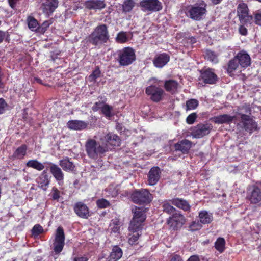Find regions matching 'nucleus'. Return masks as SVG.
<instances>
[{"mask_svg":"<svg viewBox=\"0 0 261 261\" xmlns=\"http://www.w3.org/2000/svg\"><path fill=\"white\" fill-rule=\"evenodd\" d=\"M85 148L88 156L94 160L101 157L110 150L107 144H103L100 141L97 142L94 139H88L87 140Z\"/></svg>","mask_w":261,"mask_h":261,"instance_id":"obj_1","label":"nucleus"},{"mask_svg":"<svg viewBox=\"0 0 261 261\" xmlns=\"http://www.w3.org/2000/svg\"><path fill=\"white\" fill-rule=\"evenodd\" d=\"M109 38V34L107 25L101 24L95 28L89 36L88 40L92 44L97 45L106 43Z\"/></svg>","mask_w":261,"mask_h":261,"instance_id":"obj_2","label":"nucleus"},{"mask_svg":"<svg viewBox=\"0 0 261 261\" xmlns=\"http://www.w3.org/2000/svg\"><path fill=\"white\" fill-rule=\"evenodd\" d=\"M134 216L128 229L133 232L138 231L142 228V224L146 219L144 207H135L133 209Z\"/></svg>","mask_w":261,"mask_h":261,"instance_id":"obj_3","label":"nucleus"},{"mask_svg":"<svg viewBox=\"0 0 261 261\" xmlns=\"http://www.w3.org/2000/svg\"><path fill=\"white\" fill-rule=\"evenodd\" d=\"M132 201L138 204H147L152 199V195L147 189H143L134 191L131 195Z\"/></svg>","mask_w":261,"mask_h":261,"instance_id":"obj_4","label":"nucleus"},{"mask_svg":"<svg viewBox=\"0 0 261 261\" xmlns=\"http://www.w3.org/2000/svg\"><path fill=\"white\" fill-rule=\"evenodd\" d=\"M136 59L134 50L129 47L124 48L120 51L118 55V61L121 66H127L131 64Z\"/></svg>","mask_w":261,"mask_h":261,"instance_id":"obj_5","label":"nucleus"},{"mask_svg":"<svg viewBox=\"0 0 261 261\" xmlns=\"http://www.w3.org/2000/svg\"><path fill=\"white\" fill-rule=\"evenodd\" d=\"M206 4L203 1L199 6L191 5L188 8V15L190 18L195 20H200L206 13Z\"/></svg>","mask_w":261,"mask_h":261,"instance_id":"obj_6","label":"nucleus"},{"mask_svg":"<svg viewBox=\"0 0 261 261\" xmlns=\"http://www.w3.org/2000/svg\"><path fill=\"white\" fill-rule=\"evenodd\" d=\"M139 6L145 12H157L162 9V3L159 0H141Z\"/></svg>","mask_w":261,"mask_h":261,"instance_id":"obj_7","label":"nucleus"},{"mask_svg":"<svg viewBox=\"0 0 261 261\" xmlns=\"http://www.w3.org/2000/svg\"><path fill=\"white\" fill-rule=\"evenodd\" d=\"M213 126L210 123H200L194 126L191 131V135L195 138H201L210 134Z\"/></svg>","mask_w":261,"mask_h":261,"instance_id":"obj_8","label":"nucleus"},{"mask_svg":"<svg viewBox=\"0 0 261 261\" xmlns=\"http://www.w3.org/2000/svg\"><path fill=\"white\" fill-rule=\"evenodd\" d=\"M185 217L180 213H175L170 217L167 223L170 229L176 230L180 228L185 223Z\"/></svg>","mask_w":261,"mask_h":261,"instance_id":"obj_9","label":"nucleus"},{"mask_svg":"<svg viewBox=\"0 0 261 261\" xmlns=\"http://www.w3.org/2000/svg\"><path fill=\"white\" fill-rule=\"evenodd\" d=\"M146 93L155 102L160 101L164 94V90L156 85H150L146 88Z\"/></svg>","mask_w":261,"mask_h":261,"instance_id":"obj_10","label":"nucleus"},{"mask_svg":"<svg viewBox=\"0 0 261 261\" xmlns=\"http://www.w3.org/2000/svg\"><path fill=\"white\" fill-rule=\"evenodd\" d=\"M241 117V123L243 128L247 132L251 133L257 128L256 123L249 115L239 113Z\"/></svg>","mask_w":261,"mask_h":261,"instance_id":"obj_11","label":"nucleus"},{"mask_svg":"<svg viewBox=\"0 0 261 261\" xmlns=\"http://www.w3.org/2000/svg\"><path fill=\"white\" fill-rule=\"evenodd\" d=\"M65 236L63 229L61 227L57 228L55 241L54 243V251L56 253H59L63 250L64 246Z\"/></svg>","mask_w":261,"mask_h":261,"instance_id":"obj_12","label":"nucleus"},{"mask_svg":"<svg viewBox=\"0 0 261 261\" xmlns=\"http://www.w3.org/2000/svg\"><path fill=\"white\" fill-rule=\"evenodd\" d=\"M199 81L204 83L213 84L217 81V76L214 72V71L210 68L200 71Z\"/></svg>","mask_w":261,"mask_h":261,"instance_id":"obj_13","label":"nucleus"},{"mask_svg":"<svg viewBox=\"0 0 261 261\" xmlns=\"http://www.w3.org/2000/svg\"><path fill=\"white\" fill-rule=\"evenodd\" d=\"M49 171L59 186L64 184V174L62 169L57 164L50 163Z\"/></svg>","mask_w":261,"mask_h":261,"instance_id":"obj_14","label":"nucleus"},{"mask_svg":"<svg viewBox=\"0 0 261 261\" xmlns=\"http://www.w3.org/2000/svg\"><path fill=\"white\" fill-rule=\"evenodd\" d=\"M100 141L103 143V144H107L109 145L118 146L120 144V139L116 134L113 133H109L107 134L103 135L100 138Z\"/></svg>","mask_w":261,"mask_h":261,"instance_id":"obj_15","label":"nucleus"},{"mask_svg":"<svg viewBox=\"0 0 261 261\" xmlns=\"http://www.w3.org/2000/svg\"><path fill=\"white\" fill-rule=\"evenodd\" d=\"M237 15L242 23L246 22L250 19L248 15V8L247 5L243 2L240 3L237 7Z\"/></svg>","mask_w":261,"mask_h":261,"instance_id":"obj_16","label":"nucleus"},{"mask_svg":"<svg viewBox=\"0 0 261 261\" xmlns=\"http://www.w3.org/2000/svg\"><path fill=\"white\" fill-rule=\"evenodd\" d=\"M250 191L247 195V198L251 203L257 204L261 201V191L260 189L254 185L250 188Z\"/></svg>","mask_w":261,"mask_h":261,"instance_id":"obj_17","label":"nucleus"},{"mask_svg":"<svg viewBox=\"0 0 261 261\" xmlns=\"http://www.w3.org/2000/svg\"><path fill=\"white\" fill-rule=\"evenodd\" d=\"M58 6V0H46L45 2L42 4L41 8L44 13L49 15L53 13Z\"/></svg>","mask_w":261,"mask_h":261,"instance_id":"obj_18","label":"nucleus"},{"mask_svg":"<svg viewBox=\"0 0 261 261\" xmlns=\"http://www.w3.org/2000/svg\"><path fill=\"white\" fill-rule=\"evenodd\" d=\"M84 6L88 9L97 11L105 8L106 5L102 0H87L85 2Z\"/></svg>","mask_w":261,"mask_h":261,"instance_id":"obj_19","label":"nucleus"},{"mask_svg":"<svg viewBox=\"0 0 261 261\" xmlns=\"http://www.w3.org/2000/svg\"><path fill=\"white\" fill-rule=\"evenodd\" d=\"M170 60V56L166 53L156 55L153 60V64L156 68H161L164 67Z\"/></svg>","mask_w":261,"mask_h":261,"instance_id":"obj_20","label":"nucleus"},{"mask_svg":"<svg viewBox=\"0 0 261 261\" xmlns=\"http://www.w3.org/2000/svg\"><path fill=\"white\" fill-rule=\"evenodd\" d=\"M235 57L237 59L241 67L245 68L250 65L251 58L246 51L244 50L240 51Z\"/></svg>","mask_w":261,"mask_h":261,"instance_id":"obj_21","label":"nucleus"},{"mask_svg":"<svg viewBox=\"0 0 261 261\" xmlns=\"http://www.w3.org/2000/svg\"><path fill=\"white\" fill-rule=\"evenodd\" d=\"M76 214L83 218H87L89 216V209L87 205L81 202H77L74 207Z\"/></svg>","mask_w":261,"mask_h":261,"instance_id":"obj_22","label":"nucleus"},{"mask_svg":"<svg viewBox=\"0 0 261 261\" xmlns=\"http://www.w3.org/2000/svg\"><path fill=\"white\" fill-rule=\"evenodd\" d=\"M161 171L160 169L158 167H154L152 168L148 175V184L150 186L155 185L159 181L160 177Z\"/></svg>","mask_w":261,"mask_h":261,"instance_id":"obj_23","label":"nucleus"},{"mask_svg":"<svg viewBox=\"0 0 261 261\" xmlns=\"http://www.w3.org/2000/svg\"><path fill=\"white\" fill-rule=\"evenodd\" d=\"M192 144L191 141L187 139H184L174 145L175 151H179L183 154L188 153L192 147Z\"/></svg>","mask_w":261,"mask_h":261,"instance_id":"obj_24","label":"nucleus"},{"mask_svg":"<svg viewBox=\"0 0 261 261\" xmlns=\"http://www.w3.org/2000/svg\"><path fill=\"white\" fill-rule=\"evenodd\" d=\"M59 165L65 172H73L75 169V166L68 157H65L59 160Z\"/></svg>","mask_w":261,"mask_h":261,"instance_id":"obj_25","label":"nucleus"},{"mask_svg":"<svg viewBox=\"0 0 261 261\" xmlns=\"http://www.w3.org/2000/svg\"><path fill=\"white\" fill-rule=\"evenodd\" d=\"M37 182L40 188L44 191L47 190L50 183V180L45 170H44L37 178Z\"/></svg>","mask_w":261,"mask_h":261,"instance_id":"obj_26","label":"nucleus"},{"mask_svg":"<svg viewBox=\"0 0 261 261\" xmlns=\"http://www.w3.org/2000/svg\"><path fill=\"white\" fill-rule=\"evenodd\" d=\"M235 118L236 116H232L228 114H223L213 117L212 120L217 124L229 123Z\"/></svg>","mask_w":261,"mask_h":261,"instance_id":"obj_27","label":"nucleus"},{"mask_svg":"<svg viewBox=\"0 0 261 261\" xmlns=\"http://www.w3.org/2000/svg\"><path fill=\"white\" fill-rule=\"evenodd\" d=\"M88 123L81 120H70L67 123V126L70 129L83 130L87 127Z\"/></svg>","mask_w":261,"mask_h":261,"instance_id":"obj_28","label":"nucleus"},{"mask_svg":"<svg viewBox=\"0 0 261 261\" xmlns=\"http://www.w3.org/2000/svg\"><path fill=\"white\" fill-rule=\"evenodd\" d=\"M122 256V251L120 248L114 246L108 258V261H117Z\"/></svg>","mask_w":261,"mask_h":261,"instance_id":"obj_29","label":"nucleus"},{"mask_svg":"<svg viewBox=\"0 0 261 261\" xmlns=\"http://www.w3.org/2000/svg\"><path fill=\"white\" fill-rule=\"evenodd\" d=\"M27 149L26 145H22L16 149L12 155V158L14 159H23L27 154Z\"/></svg>","mask_w":261,"mask_h":261,"instance_id":"obj_30","label":"nucleus"},{"mask_svg":"<svg viewBox=\"0 0 261 261\" xmlns=\"http://www.w3.org/2000/svg\"><path fill=\"white\" fill-rule=\"evenodd\" d=\"M172 204L185 211H188L190 209V205L188 202L182 199L177 198L173 199L172 200Z\"/></svg>","mask_w":261,"mask_h":261,"instance_id":"obj_31","label":"nucleus"},{"mask_svg":"<svg viewBox=\"0 0 261 261\" xmlns=\"http://www.w3.org/2000/svg\"><path fill=\"white\" fill-rule=\"evenodd\" d=\"M26 166L28 167L33 168L39 171L43 170L45 168L44 163L39 162L36 159L29 160L26 163Z\"/></svg>","mask_w":261,"mask_h":261,"instance_id":"obj_32","label":"nucleus"},{"mask_svg":"<svg viewBox=\"0 0 261 261\" xmlns=\"http://www.w3.org/2000/svg\"><path fill=\"white\" fill-rule=\"evenodd\" d=\"M199 218L200 223L202 224L210 223L213 220L212 214L208 213L206 211L200 212L199 213Z\"/></svg>","mask_w":261,"mask_h":261,"instance_id":"obj_33","label":"nucleus"},{"mask_svg":"<svg viewBox=\"0 0 261 261\" xmlns=\"http://www.w3.org/2000/svg\"><path fill=\"white\" fill-rule=\"evenodd\" d=\"M178 84L174 80H169L165 82V88L166 90L172 93L176 91L178 88Z\"/></svg>","mask_w":261,"mask_h":261,"instance_id":"obj_34","label":"nucleus"},{"mask_svg":"<svg viewBox=\"0 0 261 261\" xmlns=\"http://www.w3.org/2000/svg\"><path fill=\"white\" fill-rule=\"evenodd\" d=\"M239 63L237 59L234 57V58L229 61L228 63L227 68L228 73L231 75V74L239 68Z\"/></svg>","mask_w":261,"mask_h":261,"instance_id":"obj_35","label":"nucleus"},{"mask_svg":"<svg viewBox=\"0 0 261 261\" xmlns=\"http://www.w3.org/2000/svg\"><path fill=\"white\" fill-rule=\"evenodd\" d=\"M27 23L29 28L33 31H37L39 28L37 20L31 16L27 17Z\"/></svg>","mask_w":261,"mask_h":261,"instance_id":"obj_36","label":"nucleus"},{"mask_svg":"<svg viewBox=\"0 0 261 261\" xmlns=\"http://www.w3.org/2000/svg\"><path fill=\"white\" fill-rule=\"evenodd\" d=\"M129 33L122 31L118 33L116 40L118 43H123L129 40Z\"/></svg>","mask_w":261,"mask_h":261,"instance_id":"obj_37","label":"nucleus"},{"mask_svg":"<svg viewBox=\"0 0 261 261\" xmlns=\"http://www.w3.org/2000/svg\"><path fill=\"white\" fill-rule=\"evenodd\" d=\"M121 222L117 219H113L112 220L110 227L111 231L115 233H119L120 231V228Z\"/></svg>","mask_w":261,"mask_h":261,"instance_id":"obj_38","label":"nucleus"},{"mask_svg":"<svg viewBox=\"0 0 261 261\" xmlns=\"http://www.w3.org/2000/svg\"><path fill=\"white\" fill-rule=\"evenodd\" d=\"M205 58L213 63L218 62L217 55L211 50H206L205 54Z\"/></svg>","mask_w":261,"mask_h":261,"instance_id":"obj_39","label":"nucleus"},{"mask_svg":"<svg viewBox=\"0 0 261 261\" xmlns=\"http://www.w3.org/2000/svg\"><path fill=\"white\" fill-rule=\"evenodd\" d=\"M135 6V2L133 0H125L123 5V11L127 13L130 12Z\"/></svg>","mask_w":261,"mask_h":261,"instance_id":"obj_40","label":"nucleus"},{"mask_svg":"<svg viewBox=\"0 0 261 261\" xmlns=\"http://www.w3.org/2000/svg\"><path fill=\"white\" fill-rule=\"evenodd\" d=\"M198 101L195 99L188 100L186 101V111L194 110L198 107Z\"/></svg>","mask_w":261,"mask_h":261,"instance_id":"obj_41","label":"nucleus"},{"mask_svg":"<svg viewBox=\"0 0 261 261\" xmlns=\"http://www.w3.org/2000/svg\"><path fill=\"white\" fill-rule=\"evenodd\" d=\"M225 241L222 238H219L215 242V248L220 252H222L224 250Z\"/></svg>","mask_w":261,"mask_h":261,"instance_id":"obj_42","label":"nucleus"},{"mask_svg":"<svg viewBox=\"0 0 261 261\" xmlns=\"http://www.w3.org/2000/svg\"><path fill=\"white\" fill-rule=\"evenodd\" d=\"M112 110L113 107L107 104H105L101 109L102 113L107 118H111L113 116V114L112 113Z\"/></svg>","mask_w":261,"mask_h":261,"instance_id":"obj_43","label":"nucleus"},{"mask_svg":"<svg viewBox=\"0 0 261 261\" xmlns=\"http://www.w3.org/2000/svg\"><path fill=\"white\" fill-rule=\"evenodd\" d=\"M51 196L54 200L58 201L60 197V191L55 187L52 188Z\"/></svg>","mask_w":261,"mask_h":261,"instance_id":"obj_44","label":"nucleus"},{"mask_svg":"<svg viewBox=\"0 0 261 261\" xmlns=\"http://www.w3.org/2000/svg\"><path fill=\"white\" fill-rule=\"evenodd\" d=\"M96 204L97 206L100 208H105L110 205L109 202L103 198L98 200L96 202Z\"/></svg>","mask_w":261,"mask_h":261,"instance_id":"obj_45","label":"nucleus"},{"mask_svg":"<svg viewBox=\"0 0 261 261\" xmlns=\"http://www.w3.org/2000/svg\"><path fill=\"white\" fill-rule=\"evenodd\" d=\"M163 211L168 214H172L174 212L175 209L168 202H165L163 204Z\"/></svg>","mask_w":261,"mask_h":261,"instance_id":"obj_46","label":"nucleus"},{"mask_svg":"<svg viewBox=\"0 0 261 261\" xmlns=\"http://www.w3.org/2000/svg\"><path fill=\"white\" fill-rule=\"evenodd\" d=\"M43 231L42 227L39 224H36L32 228V232L34 236H37L42 233Z\"/></svg>","mask_w":261,"mask_h":261,"instance_id":"obj_47","label":"nucleus"},{"mask_svg":"<svg viewBox=\"0 0 261 261\" xmlns=\"http://www.w3.org/2000/svg\"><path fill=\"white\" fill-rule=\"evenodd\" d=\"M201 223L199 221H193L189 226L190 230L192 231H195L200 229L202 227Z\"/></svg>","mask_w":261,"mask_h":261,"instance_id":"obj_48","label":"nucleus"},{"mask_svg":"<svg viewBox=\"0 0 261 261\" xmlns=\"http://www.w3.org/2000/svg\"><path fill=\"white\" fill-rule=\"evenodd\" d=\"M196 118V113H192L187 117L186 122L189 124H192L193 123H194Z\"/></svg>","mask_w":261,"mask_h":261,"instance_id":"obj_49","label":"nucleus"},{"mask_svg":"<svg viewBox=\"0 0 261 261\" xmlns=\"http://www.w3.org/2000/svg\"><path fill=\"white\" fill-rule=\"evenodd\" d=\"M105 101L104 100L96 102L92 107V110L94 111H97L100 109H101L102 107L105 105Z\"/></svg>","mask_w":261,"mask_h":261,"instance_id":"obj_50","label":"nucleus"},{"mask_svg":"<svg viewBox=\"0 0 261 261\" xmlns=\"http://www.w3.org/2000/svg\"><path fill=\"white\" fill-rule=\"evenodd\" d=\"M135 232L136 233L135 234H133L129 238L128 242L131 245L135 244L139 239V237L140 236L139 233L138 232V231Z\"/></svg>","mask_w":261,"mask_h":261,"instance_id":"obj_51","label":"nucleus"},{"mask_svg":"<svg viewBox=\"0 0 261 261\" xmlns=\"http://www.w3.org/2000/svg\"><path fill=\"white\" fill-rule=\"evenodd\" d=\"M100 74V71L99 68H96L93 71L92 73L89 76V79L90 81L95 80L99 76Z\"/></svg>","mask_w":261,"mask_h":261,"instance_id":"obj_52","label":"nucleus"},{"mask_svg":"<svg viewBox=\"0 0 261 261\" xmlns=\"http://www.w3.org/2000/svg\"><path fill=\"white\" fill-rule=\"evenodd\" d=\"M7 107L8 105L5 100L2 98H0V114L3 113L7 109Z\"/></svg>","mask_w":261,"mask_h":261,"instance_id":"obj_53","label":"nucleus"},{"mask_svg":"<svg viewBox=\"0 0 261 261\" xmlns=\"http://www.w3.org/2000/svg\"><path fill=\"white\" fill-rule=\"evenodd\" d=\"M255 21L256 23L261 25V9L258 10L255 15Z\"/></svg>","mask_w":261,"mask_h":261,"instance_id":"obj_54","label":"nucleus"},{"mask_svg":"<svg viewBox=\"0 0 261 261\" xmlns=\"http://www.w3.org/2000/svg\"><path fill=\"white\" fill-rule=\"evenodd\" d=\"M20 0H8L9 6L13 9H16V4Z\"/></svg>","mask_w":261,"mask_h":261,"instance_id":"obj_55","label":"nucleus"},{"mask_svg":"<svg viewBox=\"0 0 261 261\" xmlns=\"http://www.w3.org/2000/svg\"><path fill=\"white\" fill-rule=\"evenodd\" d=\"M239 32L240 33V34L243 35H246L247 34V30L244 26H241L239 28Z\"/></svg>","mask_w":261,"mask_h":261,"instance_id":"obj_56","label":"nucleus"},{"mask_svg":"<svg viewBox=\"0 0 261 261\" xmlns=\"http://www.w3.org/2000/svg\"><path fill=\"white\" fill-rule=\"evenodd\" d=\"M187 261H200L199 257L197 255L191 256Z\"/></svg>","mask_w":261,"mask_h":261,"instance_id":"obj_57","label":"nucleus"},{"mask_svg":"<svg viewBox=\"0 0 261 261\" xmlns=\"http://www.w3.org/2000/svg\"><path fill=\"white\" fill-rule=\"evenodd\" d=\"M170 261H182L181 257L177 255L173 256Z\"/></svg>","mask_w":261,"mask_h":261,"instance_id":"obj_58","label":"nucleus"},{"mask_svg":"<svg viewBox=\"0 0 261 261\" xmlns=\"http://www.w3.org/2000/svg\"><path fill=\"white\" fill-rule=\"evenodd\" d=\"M6 33L2 31H0V43H1L5 37H6Z\"/></svg>","mask_w":261,"mask_h":261,"instance_id":"obj_59","label":"nucleus"},{"mask_svg":"<svg viewBox=\"0 0 261 261\" xmlns=\"http://www.w3.org/2000/svg\"><path fill=\"white\" fill-rule=\"evenodd\" d=\"M88 258L86 257H79L74 258V261H87Z\"/></svg>","mask_w":261,"mask_h":261,"instance_id":"obj_60","label":"nucleus"},{"mask_svg":"<svg viewBox=\"0 0 261 261\" xmlns=\"http://www.w3.org/2000/svg\"><path fill=\"white\" fill-rule=\"evenodd\" d=\"M33 82H36V83H39L41 84H43L42 80L40 79L37 77H34L33 78Z\"/></svg>","mask_w":261,"mask_h":261,"instance_id":"obj_61","label":"nucleus"},{"mask_svg":"<svg viewBox=\"0 0 261 261\" xmlns=\"http://www.w3.org/2000/svg\"><path fill=\"white\" fill-rule=\"evenodd\" d=\"M222 0H211L212 3L214 5H217L221 2Z\"/></svg>","mask_w":261,"mask_h":261,"instance_id":"obj_62","label":"nucleus"},{"mask_svg":"<svg viewBox=\"0 0 261 261\" xmlns=\"http://www.w3.org/2000/svg\"><path fill=\"white\" fill-rule=\"evenodd\" d=\"M117 194H118V192H117V191H115V192H113V193L112 194V196H113V197H114V196H116V195H117Z\"/></svg>","mask_w":261,"mask_h":261,"instance_id":"obj_63","label":"nucleus"},{"mask_svg":"<svg viewBox=\"0 0 261 261\" xmlns=\"http://www.w3.org/2000/svg\"><path fill=\"white\" fill-rule=\"evenodd\" d=\"M138 261H148V260L146 258H141V259H140Z\"/></svg>","mask_w":261,"mask_h":261,"instance_id":"obj_64","label":"nucleus"}]
</instances>
